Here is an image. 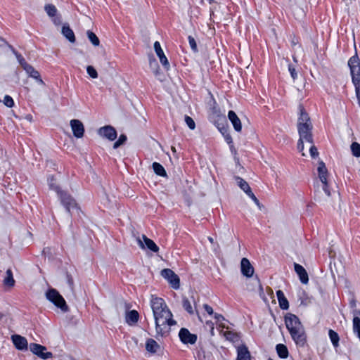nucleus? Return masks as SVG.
I'll list each match as a JSON object with an SVG mask.
<instances>
[{"label": "nucleus", "mask_w": 360, "mask_h": 360, "mask_svg": "<svg viewBox=\"0 0 360 360\" xmlns=\"http://www.w3.org/2000/svg\"><path fill=\"white\" fill-rule=\"evenodd\" d=\"M276 295L278 300L279 306L282 309H288L289 304L288 300L285 298L283 292L281 290L276 292Z\"/></svg>", "instance_id": "obj_22"}, {"label": "nucleus", "mask_w": 360, "mask_h": 360, "mask_svg": "<svg viewBox=\"0 0 360 360\" xmlns=\"http://www.w3.org/2000/svg\"><path fill=\"white\" fill-rule=\"evenodd\" d=\"M15 280L13 278V275L12 271L11 269H8L6 271V275L3 280V285L6 288L11 289L15 285Z\"/></svg>", "instance_id": "obj_20"}, {"label": "nucleus", "mask_w": 360, "mask_h": 360, "mask_svg": "<svg viewBox=\"0 0 360 360\" xmlns=\"http://www.w3.org/2000/svg\"><path fill=\"white\" fill-rule=\"evenodd\" d=\"M210 332H211V334H212V335H214V327H212V328H211V331H210Z\"/></svg>", "instance_id": "obj_51"}, {"label": "nucleus", "mask_w": 360, "mask_h": 360, "mask_svg": "<svg viewBox=\"0 0 360 360\" xmlns=\"http://www.w3.org/2000/svg\"><path fill=\"white\" fill-rule=\"evenodd\" d=\"M295 271L299 276L300 281L304 284H307L309 281V277L304 268L298 264H295Z\"/></svg>", "instance_id": "obj_19"}, {"label": "nucleus", "mask_w": 360, "mask_h": 360, "mask_svg": "<svg viewBox=\"0 0 360 360\" xmlns=\"http://www.w3.org/2000/svg\"><path fill=\"white\" fill-rule=\"evenodd\" d=\"M224 336L226 337V338L227 340H231V341H233L234 340V338H236V335L229 331V332H225L224 333Z\"/></svg>", "instance_id": "obj_42"}, {"label": "nucleus", "mask_w": 360, "mask_h": 360, "mask_svg": "<svg viewBox=\"0 0 360 360\" xmlns=\"http://www.w3.org/2000/svg\"><path fill=\"white\" fill-rule=\"evenodd\" d=\"M88 37L94 45H99V39L94 33H93L92 32H89Z\"/></svg>", "instance_id": "obj_35"}, {"label": "nucleus", "mask_w": 360, "mask_h": 360, "mask_svg": "<svg viewBox=\"0 0 360 360\" xmlns=\"http://www.w3.org/2000/svg\"><path fill=\"white\" fill-rule=\"evenodd\" d=\"M242 274L246 277H251L254 274V268L247 258H243L240 262Z\"/></svg>", "instance_id": "obj_14"}, {"label": "nucleus", "mask_w": 360, "mask_h": 360, "mask_svg": "<svg viewBox=\"0 0 360 360\" xmlns=\"http://www.w3.org/2000/svg\"><path fill=\"white\" fill-rule=\"evenodd\" d=\"M30 349L34 354L41 359H46L52 356V354L51 352H46V348L41 345L35 343L31 344Z\"/></svg>", "instance_id": "obj_10"}, {"label": "nucleus", "mask_w": 360, "mask_h": 360, "mask_svg": "<svg viewBox=\"0 0 360 360\" xmlns=\"http://www.w3.org/2000/svg\"><path fill=\"white\" fill-rule=\"evenodd\" d=\"M151 309L155 319L156 338L168 335L170 327L176 323L172 318V313L160 297L152 298Z\"/></svg>", "instance_id": "obj_1"}, {"label": "nucleus", "mask_w": 360, "mask_h": 360, "mask_svg": "<svg viewBox=\"0 0 360 360\" xmlns=\"http://www.w3.org/2000/svg\"><path fill=\"white\" fill-rule=\"evenodd\" d=\"M139 243L140 245H141L142 248H143V247H144V246H143V243H142V241H141V239H139Z\"/></svg>", "instance_id": "obj_49"}, {"label": "nucleus", "mask_w": 360, "mask_h": 360, "mask_svg": "<svg viewBox=\"0 0 360 360\" xmlns=\"http://www.w3.org/2000/svg\"><path fill=\"white\" fill-rule=\"evenodd\" d=\"M171 150H172L174 153H175V152H176V148H175V147H174V146H172Z\"/></svg>", "instance_id": "obj_52"}, {"label": "nucleus", "mask_w": 360, "mask_h": 360, "mask_svg": "<svg viewBox=\"0 0 360 360\" xmlns=\"http://www.w3.org/2000/svg\"><path fill=\"white\" fill-rule=\"evenodd\" d=\"M127 140V137L125 135H121L119 137V139L114 143L113 148H117L119 146L122 145Z\"/></svg>", "instance_id": "obj_38"}, {"label": "nucleus", "mask_w": 360, "mask_h": 360, "mask_svg": "<svg viewBox=\"0 0 360 360\" xmlns=\"http://www.w3.org/2000/svg\"><path fill=\"white\" fill-rule=\"evenodd\" d=\"M238 179L239 187L255 202V203L257 205L259 210L262 209V206L261 205L259 200L252 193V189L249 186L248 183L241 178H238Z\"/></svg>", "instance_id": "obj_7"}, {"label": "nucleus", "mask_w": 360, "mask_h": 360, "mask_svg": "<svg viewBox=\"0 0 360 360\" xmlns=\"http://www.w3.org/2000/svg\"><path fill=\"white\" fill-rule=\"evenodd\" d=\"M300 111L301 115L298 123V131L300 136L299 147L301 146L300 150H303L304 141H305L306 143H312V136L311 133L312 126L308 115L303 111V109H301Z\"/></svg>", "instance_id": "obj_3"}, {"label": "nucleus", "mask_w": 360, "mask_h": 360, "mask_svg": "<svg viewBox=\"0 0 360 360\" xmlns=\"http://www.w3.org/2000/svg\"><path fill=\"white\" fill-rule=\"evenodd\" d=\"M57 192L60 197L61 198L62 202L66 206V208L68 211L70 210L71 207H75L76 204L75 202V200L72 199L70 195L60 190L57 191Z\"/></svg>", "instance_id": "obj_16"}, {"label": "nucleus", "mask_w": 360, "mask_h": 360, "mask_svg": "<svg viewBox=\"0 0 360 360\" xmlns=\"http://www.w3.org/2000/svg\"><path fill=\"white\" fill-rule=\"evenodd\" d=\"M47 299L53 302L56 306L60 308L63 311L68 310L65 300L55 289H51L46 292Z\"/></svg>", "instance_id": "obj_4"}, {"label": "nucleus", "mask_w": 360, "mask_h": 360, "mask_svg": "<svg viewBox=\"0 0 360 360\" xmlns=\"http://www.w3.org/2000/svg\"><path fill=\"white\" fill-rule=\"evenodd\" d=\"M348 65L350 67L352 81L355 86L360 82V63L358 57L354 56L352 57Z\"/></svg>", "instance_id": "obj_5"}, {"label": "nucleus", "mask_w": 360, "mask_h": 360, "mask_svg": "<svg viewBox=\"0 0 360 360\" xmlns=\"http://www.w3.org/2000/svg\"><path fill=\"white\" fill-rule=\"evenodd\" d=\"M276 350L278 352V354L281 358H286L288 356V351L284 345L279 344L276 346Z\"/></svg>", "instance_id": "obj_29"}, {"label": "nucleus", "mask_w": 360, "mask_h": 360, "mask_svg": "<svg viewBox=\"0 0 360 360\" xmlns=\"http://www.w3.org/2000/svg\"><path fill=\"white\" fill-rule=\"evenodd\" d=\"M161 275L169 282L173 288H179V278L172 270L169 269H163L161 272Z\"/></svg>", "instance_id": "obj_6"}, {"label": "nucleus", "mask_w": 360, "mask_h": 360, "mask_svg": "<svg viewBox=\"0 0 360 360\" xmlns=\"http://www.w3.org/2000/svg\"><path fill=\"white\" fill-rule=\"evenodd\" d=\"M353 328L360 339V313L359 316H354L353 319Z\"/></svg>", "instance_id": "obj_30"}, {"label": "nucleus", "mask_w": 360, "mask_h": 360, "mask_svg": "<svg viewBox=\"0 0 360 360\" xmlns=\"http://www.w3.org/2000/svg\"><path fill=\"white\" fill-rule=\"evenodd\" d=\"M0 46L6 47L8 46L6 44V43L3 40L0 39Z\"/></svg>", "instance_id": "obj_47"}, {"label": "nucleus", "mask_w": 360, "mask_h": 360, "mask_svg": "<svg viewBox=\"0 0 360 360\" xmlns=\"http://www.w3.org/2000/svg\"><path fill=\"white\" fill-rule=\"evenodd\" d=\"M318 175L321 181L324 184L323 190L328 195H330V191L328 190V181L327 177L328 175V169L323 162H319L318 166Z\"/></svg>", "instance_id": "obj_8"}, {"label": "nucleus", "mask_w": 360, "mask_h": 360, "mask_svg": "<svg viewBox=\"0 0 360 360\" xmlns=\"http://www.w3.org/2000/svg\"><path fill=\"white\" fill-rule=\"evenodd\" d=\"M199 30L201 32L202 34L205 35H212L214 34L215 29L214 27H212L210 24H203L200 28Z\"/></svg>", "instance_id": "obj_26"}, {"label": "nucleus", "mask_w": 360, "mask_h": 360, "mask_svg": "<svg viewBox=\"0 0 360 360\" xmlns=\"http://www.w3.org/2000/svg\"><path fill=\"white\" fill-rule=\"evenodd\" d=\"M189 43H190V45H191L192 49L195 51L197 49V45H196V43L193 37H189Z\"/></svg>", "instance_id": "obj_44"}, {"label": "nucleus", "mask_w": 360, "mask_h": 360, "mask_svg": "<svg viewBox=\"0 0 360 360\" xmlns=\"http://www.w3.org/2000/svg\"><path fill=\"white\" fill-rule=\"evenodd\" d=\"M98 134L110 141H113L117 137L115 129L111 126H105L101 127L98 130Z\"/></svg>", "instance_id": "obj_15"}, {"label": "nucleus", "mask_w": 360, "mask_h": 360, "mask_svg": "<svg viewBox=\"0 0 360 360\" xmlns=\"http://www.w3.org/2000/svg\"><path fill=\"white\" fill-rule=\"evenodd\" d=\"M269 360H273V359H269Z\"/></svg>", "instance_id": "obj_54"}, {"label": "nucleus", "mask_w": 360, "mask_h": 360, "mask_svg": "<svg viewBox=\"0 0 360 360\" xmlns=\"http://www.w3.org/2000/svg\"><path fill=\"white\" fill-rule=\"evenodd\" d=\"M289 71L290 72L291 77L293 79H295L297 77V72L295 70V68L291 65H289Z\"/></svg>", "instance_id": "obj_43"}, {"label": "nucleus", "mask_w": 360, "mask_h": 360, "mask_svg": "<svg viewBox=\"0 0 360 360\" xmlns=\"http://www.w3.org/2000/svg\"><path fill=\"white\" fill-rule=\"evenodd\" d=\"M153 169L157 175L161 176H167L166 171L160 164L158 162H154L153 164Z\"/></svg>", "instance_id": "obj_28"}, {"label": "nucleus", "mask_w": 360, "mask_h": 360, "mask_svg": "<svg viewBox=\"0 0 360 360\" xmlns=\"http://www.w3.org/2000/svg\"><path fill=\"white\" fill-rule=\"evenodd\" d=\"M62 33L70 41V42L74 43L75 41V34L68 26L63 27Z\"/></svg>", "instance_id": "obj_25"}, {"label": "nucleus", "mask_w": 360, "mask_h": 360, "mask_svg": "<svg viewBox=\"0 0 360 360\" xmlns=\"http://www.w3.org/2000/svg\"><path fill=\"white\" fill-rule=\"evenodd\" d=\"M228 117L231 122L232 123L234 129L240 132L242 130V124L241 121L239 119V117L237 116V115L235 113V112L230 110L228 113Z\"/></svg>", "instance_id": "obj_17"}, {"label": "nucleus", "mask_w": 360, "mask_h": 360, "mask_svg": "<svg viewBox=\"0 0 360 360\" xmlns=\"http://www.w3.org/2000/svg\"><path fill=\"white\" fill-rule=\"evenodd\" d=\"M356 96L359 99V101L360 102V85H359V83L358 84H356Z\"/></svg>", "instance_id": "obj_46"}, {"label": "nucleus", "mask_w": 360, "mask_h": 360, "mask_svg": "<svg viewBox=\"0 0 360 360\" xmlns=\"http://www.w3.org/2000/svg\"><path fill=\"white\" fill-rule=\"evenodd\" d=\"M237 360H250V354L245 346L238 347Z\"/></svg>", "instance_id": "obj_21"}, {"label": "nucleus", "mask_w": 360, "mask_h": 360, "mask_svg": "<svg viewBox=\"0 0 360 360\" xmlns=\"http://www.w3.org/2000/svg\"><path fill=\"white\" fill-rule=\"evenodd\" d=\"M306 147L309 149L310 154L312 157H316L319 154L317 148L312 143H306Z\"/></svg>", "instance_id": "obj_36"}, {"label": "nucleus", "mask_w": 360, "mask_h": 360, "mask_svg": "<svg viewBox=\"0 0 360 360\" xmlns=\"http://www.w3.org/2000/svg\"><path fill=\"white\" fill-rule=\"evenodd\" d=\"M70 125L72 131L73 135L77 138L81 139L84 134V126L83 123L79 120H71Z\"/></svg>", "instance_id": "obj_9"}, {"label": "nucleus", "mask_w": 360, "mask_h": 360, "mask_svg": "<svg viewBox=\"0 0 360 360\" xmlns=\"http://www.w3.org/2000/svg\"><path fill=\"white\" fill-rule=\"evenodd\" d=\"M4 104L8 107H12L14 105L13 100L9 96H6L4 100Z\"/></svg>", "instance_id": "obj_41"}, {"label": "nucleus", "mask_w": 360, "mask_h": 360, "mask_svg": "<svg viewBox=\"0 0 360 360\" xmlns=\"http://www.w3.org/2000/svg\"><path fill=\"white\" fill-rule=\"evenodd\" d=\"M45 11L49 16H54L56 13V8L53 5H47L45 6Z\"/></svg>", "instance_id": "obj_34"}, {"label": "nucleus", "mask_w": 360, "mask_h": 360, "mask_svg": "<svg viewBox=\"0 0 360 360\" xmlns=\"http://www.w3.org/2000/svg\"><path fill=\"white\" fill-rule=\"evenodd\" d=\"M185 121H186L187 125L188 126V127L191 129H195V122L193 121V120L191 117L186 116Z\"/></svg>", "instance_id": "obj_39"}, {"label": "nucleus", "mask_w": 360, "mask_h": 360, "mask_svg": "<svg viewBox=\"0 0 360 360\" xmlns=\"http://www.w3.org/2000/svg\"><path fill=\"white\" fill-rule=\"evenodd\" d=\"M179 336L184 344H194L197 340V336L191 334L186 328H181Z\"/></svg>", "instance_id": "obj_11"}, {"label": "nucleus", "mask_w": 360, "mask_h": 360, "mask_svg": "<svg viewBox=\"0 0 360 360\" xmlns=\"http://www.w3.org/2000/svg\"><path fill=\"white\" fill-rule=\"evenodd\" d=\"M292 59H293V61H294L295 63H297V58H296L295 56H293V57H292Z\"/></svg>", "instance_id": "obj_53"}, {"label": "nucleus", "mask_w": 360, "mask_h": 360, "mask_svg": "<svg viewBox=\"0 0 360 360\" xmlns=\"http://www.w3.org/2000/svg\"><path fill=\"white\" fill-rule=\"evenodd\" d=\"M87 72L92 78H96L98 77L96 70L92 66L87 67Z\"/></svg>", "instance_id": "obj_40"}, {"label": "nucleus", "mask_w": 360, "mask_h": 360, "mask_svg": "<svg viewBox=\"0 0 360 360\" xmlns=\"http://www.w3.org/2000/svg\"><path fill=\"white\" fill-rule=\"evenodd\" d=\"M329 336L334 347H338L339 342V336L338 333L333 330H330Z\"/></svg>", "instance_id": "obj_31"}, {"label": "nucleus", "mask_w": 360, "mask_h": 360, "mask_svg": "<svg viewBox=\"0 0 360 360\" xmlns=\"http://www.w3.org/2000/svg\"><path fill=\"white\" fill-rule=\"evenodd\" d=\"M12 340L17 349H27V341L24 337H22L19 335H12Z\"/></svg>", "instance_id": "obj_18"}, {"label": "nucleus", "mask_w": 360, "mask_h": 360, "mask_svg": "<svg viewBox=\"0 0 360 360\" xmlns=\"http://www.w3.org/2000/svg\"><path fill=\"white\" fill-rule=\"evenodd\" d=\"M160 346L153 339H148L146 342V349L148 352L155 353L159 349Z\"/></svg>", "instance_id": "obj_24"}, {"label": "nucleus", "mask_w": 360, "mask_h": 360, "mask_svg": "<svg viewBox=\"0 0 360 360\" xmlns=\"http://www.w3.org/2000/svg\"><path fill=\"white\" fill-rule=\"evenodd\" d=\"M204 309H205V311L210 315H212L213 314V309L212 308L207 305V304H205L204 305Z\"/></svg>", "instance_id": "obj_45"}, {"label": "nucleus", "mask_w": 360, "mask_h": 360, "mask_svg": "<svg viewBox=\"0 0 360 360\" xmlns=\"http://www.w3.org/2000/svg\"><path fill=\"white\" fill-rule=\"evenodd\" d=\"M143 240L144 241V243L145 245H146V247L150 250L151 251L154 252H158L159 250V248L156 245V244L154 243L153 240H152L151 239L147 238L146 236H143Z\"/></svg>", "instance_id": "obj_27"}, {"label": "nucleus", "mask_w": 360, "mask_h": 360, "mask_svg": "<svg viewBox=\"0 0 360 360\" xmlns=\"http://www.w3.org/2000/svg\"><path fill=\"white\" fill-rule=\"evenodd\" d=\"M20 63L30 77L43 83V81L40 77L39 72L36 70L32 65L27 64L23 59L20 60Z\"/></svg>", "instance_id": "obj_12"}, {"label": "nucleus", "mask_w": 360, "mask_h": 360, "mask_svg": "<svg viewBox=\"0 0 360 360\" xmlns=\"http://www.w3.org/2000/svg\"><path fill=\"white\" fill-rule=\"evenodd\" d=\"M220 121H226V118L224 115H218V120L217 122H215V125L217 126V127L219 129V130L222 133L224 134V131H226V129L224 126L221 127V124L219 123Z\"/></svg>", "instance_id": "obj_33"}, {"label": "nucleus", "mask_w": 360, "mask_h": 360, "mask_svg": "<svg viewBox=\"0 0 360 360\" xmlns=\"http://www.w3.org/2000/svg\"><path fill=\"white\" fill-rule=\"evenodd\" d=\"M215 318L219 319V318H222V316L221 315H218V314H216L215 315Z\"/></svg>", "instance_id": "obj_50"}, {"label": "nucleus", "mask_w": 360, "mask_h": 360, "mask_svg": "<svg viewBox=\"0 0 360 360\" xmlns=\"http://www.w3.org/2000/svg\"><path fill=\"white\" fill-rule=\"evenodd\" d=\"M183 306L185 308V309L189 313V314H193V308H192V306H191V304L190 302V301L188 300V299H184V301H183Z\"/></svg>", "instance_id": "obj_37"}, {"label": "nucleus", "mask_w": 360, "mask_h": 360, "mask_svg": "<svg viewBox=\"0 0 360 360\" xmlns=\"http://www.w3.org/2000/svg\"><path fill=\"white\" fill-rule=\"evenodd\" d=\"M139 313L136 310H131L126 314V321L131 325L136 323L139 320Z\"/></svg>", "instance_id": "obj_23"}, {"label": "nucleus", "mask_w": 360, "mask_h": 360, "mask_svg": "<svg viewBox=\"0 0 360 360\" xmlns=\"http://www.w3.org/2000/svg\"><path fill=\"white\" fill-rule=\"evenodd\" d=\"M285 322L296 344L303 346L306 342V335L299 319L294 314H288L285 317Z\"/></svg>", "instance_id": "obj_2"}, {"label": "nucleus", "mask_w": 360, "mask_h": 360, "mask_svg": "<svg viewBox=\"0 0 360 360\" xmlns=\"http://www.w3.org/2000/svg\"><path fill=\"white\" fill-rule=\"evenodd\" d=\"M226 140L228 141L229 143H231L232 141V139L229 135L226 136Z\"/></svg>", "instance_id": "obj_48"}, {"label": "nucleus", "mask_w": 360, "mask_h": 360, "mask_svg": "<svg viewBox=\"0 0 360 360\" xmlns=\"http://www.w3.org/2000/svg\"><path fill=\"white\" fill-rule=\"evenodd\" d=\"M154 49L155 51L157 56L160 58V63L167 70H168L169 68V61L166 56L165 55L163 50L161 48L160 44L158 41L155 42Z\"/></svg>", "instance_id": "obj_13"}, {"label": "nucleus", "mask_w": 360, "mask_h": 360, "mask_svg": "<svg viewBox=\"0 0 360 360\" xmlns=\"http://www.w3.org/2000/svg\"><path fill=\"white\" fill-rule=\"evenodd\" d=\"M351 150L352 151V154L355 157L360 156V145L358 143H356V142L352 143V144L351 145Z\"/></svg>", "instance_id": "obj_32"}]
</instances>
